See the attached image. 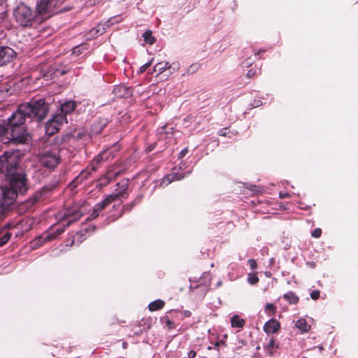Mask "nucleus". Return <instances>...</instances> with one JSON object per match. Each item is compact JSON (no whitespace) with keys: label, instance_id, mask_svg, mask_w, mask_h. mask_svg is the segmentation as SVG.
<instances>
[{"label":"nucleus","instance_id":"obj_17","mask_svg":"<svg viewBox=\"0 0 358 358\" xmlns=\"http://www.w3.org/2000/svg\"><path fill=\"white\" fill-rule=\"evenodd\" d=\"M43 192V190L34 193L31 197L27 200L24 203L27 208H31L32 206L36 203L42 197Z\"/></svg>","mask_w":358,"mask_h":358},{"label":"nucleus","instance_id":"obj_14","mask_svg":"<svg viewBox=\"0 0 358 358\" xmlns=\"http://www.w3.org/2000/svg\"><path fill=\"white\" fill-rule=\"evenodd\" d=\"M186 176L185 173H179L178 171H174L171 174H169L163 180L162 183L167 185L174 180H179L184 178Z\"/></svg>","mask_w":358,"mask_h":358},{"label":"nucleus","instance_id":"obj_9","mask_svg":"<svg viewBox=\"0 0 358 358\" xmlns=\"http://www.w3.org/2000/svg\"><path fill=\"white\" fill-rule=\"evenodd\" d=\"M36 8L39 14L50 16L54 12V3L52 0H36Z\"/></svg>","mask_w":358,"mask_h":358},{"label":"nucleus","instance_id":"obj_26","mask_svg":"<svg viewBox=\"0 0 358 358\" xmlns=\"http://www.w3.org/2000/svg\"><path fill=\"white\" fill-rule=\"evenodd\" d=\"M158 132L160 134H166L167 136H169L173 133V128L169 125H164L159 128Z\"/></svg>","mask_w":358,"mask_h":358},{"label":"nucleus","instance_id":"obj_7","mask_svg":"<svg viewBox=\"0 0 358 358\" xmlns=\"http://www.w3.org/2000/svg\"><path fill=\"white\" fill-rule=\"evenodd\" d=\"M64 122H67V119L64 115L55 114L52 118L45 124L46 134L49 136L53 135Z\"/></svg>","mask_w":358,"mask_h":358},{"label":"nucleus","instance_id":"obj_40","mask_svg":"<svg viewBox=\"0 0 358 358\" xmlns=\"http://www.w3.org/2000/svg\"><path fill=\"white\" fill-rule=\"evenodd\" d=\"M166 325L169 327V329L173 328V322L169 320H167Z\"/></svg>","mask_w":358,"mask_h":358},{"label":"nucleus","instance_id":"obj_53","mask_svg":"<svg viewBox=\"0 0 358 358\" xmlns=\"http://www.w3.org/2000/svg\"><path fill=\"white\" fill-rule=\"evenodd\" d=\"M266 275L267 276H270V274H269L268 273H266Z\"/></svg>","mask_w":358,"mask_h":358},{"label":"nucleus","instance_id":"obj_38","mask_svg":"<svg viewBox=\"0 0 358 358\" xmlns=\"http://www.w3.org/2000/svg\"><path fill=\"white\" fill-rule=\"evenodd\" d=\"M134 206V203H131V204H129V205H127V206H123V208L125 210H130L133 206Z\"/></svg>","mask_w":358,"mask_h":358},{"label":"nucleus","instance_id":"obj_51","mask_svg":"<svg viewBox=\"0 0 358 358\" xmlns=\"http://www.w3.org/2000/svg\"><path fill=\"white\" fill-rule=\"evenodd\" d=\"M4 0H0V6L3 4Z\"/></svg>","mask_w":358,"mask_h":358},{"label":"nucleus","instance_id":"obj_20","mask_svg":"<svg viewBox=\"0 0 358 358\" xmlns=\"http://www.w3.org/2000/svg\"><path fill=\"white\" fill-rule=\"evenodd\" d=\"M295 326L303 332H307L310 329V325L303 318H301L296 322Z\"/></svg>","mask_w":358,"mask_h":358},{"label":"nucleus","instance_id":"obj_50","mask_svg":"<svg viewBox=\"0 0 358 358\" xmlns=\"http://www.w3.org/2000/svg\"><path fill=\"white\" fill-rule=\"evenodd\" d=\"M264 52V50H259L257 53H255V55H259L260 52Z\"/></svg>","mask_w":358,"mask_h":358},{"label":"nucleus","instance_id":"obj_52","mask_svg":"<svg viewBox=\"0 0 358 358\" xmlns=\"http://www.w3.org/2000/svg\"><path fill=\"white\" fill-rule=\"evenodd\" d=\"M94 2H100L101 0H94Z\"/></svg>","mask_w":358,"mask_h":358},{"label":"nucleus","instance_id":"obj_45","mask_svg":"<svg viewBox=\"0 0 358 358\" xmlns=\"http://www.w3.org/2000/svg\"><path fill=\"white\" fill-rule=\"evenodd\" d=\"M255 107L259 106V105L262 104V101H258L257 102L256 101H255Z\"/></svg>","mask_w":358,"mask_h":358},{"label":"nucleus","instance_id":"obj_49","mask_svg":"<svg viewBox=\"0 0 358 358\" xmlns=\"http://www.w3.org/2000/svg\"><path fill=\"white\" fill-rule=\"evenodd\" d=\"M318 349L320 352H322L323 350V347L322 346H318Z\"/></svg>","mask_w":358,"mask_h":358},{"label":"nucleus","instance_id":"obj_30","mask_svg":"<svg viewBox=\"0 0 358 358\" xmlns=\"http://www.w3.org/2000/svg\"><path fill=\"white\" fill-rule=\"evenodd\" d=\"M152 61L153 59H152L150 61L141 66L139 69V73H143V72H145L147 70V69L151 65Z\"/></svg>","mask_w":358,"mask_h":358},{"label":"nucleus","instance_id":"obj_33","mask_svg":"<svg viewBox=\"0 0 358 358\" xmlns=\"http://www.w3.org/2000/svg\"><path fill=\"white\" fill-rule=\"evenodd\" d=\"M248 262L251 269L254 270L257 268V264L255 259H250Z\"/></svg>","mask_w":358,"mask_h":358},{"label":"nucleus","instance_id":"obj_10","mask_svg":"<svg viewBox=\"0 0 358 358\" xmlns=\"http://www.w3.org/2000/svg\"><path fill=\"white\" fill-rule=\"evenodd\" d=\"M120 21V17L119 16H115L110 18L106 22L103 23H100L95 29V32L96 34H102L106 31V29L110 27L111 25L115 23H117Z\"/></svg>","mask_w":358,"mask_h":358},{"label":"nucleus","instance_id":"obj_3","mask_svg":"<svg viewBox=\"0 0 358 358\" xmlns=\"http://www.w3.org/2000/svg\"><path fill=\"white\" fill-rule=\"evenodd\" d=\"M88 210L87 202L82 201L79 203L64 209L63 211L59 212L55 215L56 219L59 222L66 221V224L59 227L56 229V234L47 236L46 238L52 240L57 236L63 233L66 227H69L72 222L77 221L80 217L86 213Z\"/></svg>","mask_w":358,"mask_h":358},{"label":"nucleus","instance_id":"obj_12","mask_svg":"<svg viewBox=\"0 0 358 358\" xmlns=\"http://www.w3.org/2000/svg\"><path fill=\"white\" fill-rule=\"evenodd\" d=\"M76 102L74 101H66L64 103L61 104L59 112H57L56 114H62L66 117V115L74 111L76 107Z\"/></svg>","mask_w":358,"mask_h":358},{"label":"nucleus","instance_id":"obj_39","mask_svg":"<svg viewBox=\"0 0 358 358\" xmlns=\"http://www.w3.org/2000/svg\"><path fill=\"white\" fill-rule=\"evenodd\" d=\"M275 345V341L273 339H270L268 343V347L272 348Z\"/></svg>","mask_w":358,"mask_h":358},{"label":"nucleus","instance_id":"obj_25","mask_svg":"<svg viewBox=\"0 0 358 358\" xmlns=\"http://www.w3.org/2000/svg\"><path fill=\"white\" fill-rule=\"evenodd\" d=\"M143 37L144 38L145 42L148 43V44H150V45L154 44L155 41H156L155 37L152 34V31H150V30L146 31L143 34Z\"/></svg>","mask_w":358,"mask_h":358},{"label":"nucleus","instance_id":"obj_13","mask_svg":"<svg viewBox=\"0 0 358 358\" xmlns=\"http://www.w3.org/2000/svg\"><path fill=\"white\" fill-rule=\"evenodd\" d=\"M280 327V323L276 320L271 319L264 324V330L267 334H275Z\"/></svg>","mask_w":358,"mask_h":358},{"label":"nucleus","instance_id":"obj_21","mask_svg":"<svg viewBox=\"0 0 358 358\" xmlns=\"http://www.w3.org/2000/svg\"><path fill=\"white\" fill-rule=\"evenodd\" d=\"M106 155V152L100 153L94 159V160L92 161V164H91L92 171H96L97 169L96 164H98L101 161L106 159V157L105 156Z\"/></svg>","mask_w":358,"mask_h":358},{"label":"nucleus","instance_id":"obj_8","mask_svg":"<svg viewBox=\"0 0 358 358\" xmlns=\"http://www.w3.org/2000/svg\"><path fill=\"white\" fill-rule=\"evenodd\" d=\"M15 51L8 47L0 45V66H4L12 62L16 57Z\"/></svg>","mask_w":358,"mask_h":358},{"label":"nucleus","instance_id":"obj_28","mask_svg":"<svg viewBox=\"0 0 358 358\" xmlns=\"http://www.w3.org/2000/svg\"><path fill=\"white\" fill-rule=\"evenodd\" d=\"M265 310L269 315H273L275 311V306L273 303H268L265 307Z\"/></svg>","mask_w":358,"mask_h":358},{"label":"nucleus","instance_id":"obj_16","mask_svg":"<svg viewBox=\"0 0 358 358\" xmlns=\"http://www.w3.org/2000/svg\"><path fill=\"white\" fill-rule=\"evenodd\" d=\"M106 126V120H99L94 122L91 127V133L92 134H99L102 131L104 127Z\"/></svg>","mask_w":358,"mask_h":358},{"label":"nucleus","instance_id":"obj_15","mask_svg":"<svg viewBox=\"0 0 358 358\" xmlns=\"http://www.w3.org/2000/svg\"><path fill=\"white\" fill-rule=\"evenodd\" d=\"M92 171H92L91 169V166H88L85 170L81 171V173L74 180L73 182L76 183V185H77L79 183H81L83 180H87L90 177Z\"/></svg>","mask_w":358,"mask_h":358},{"label":"nucleus","instance_id":"obj_24","mask_svg":"<svg viewBox=\"0 0 358 358\" xmlns=\"http://www.w3.org/2000/svg\"><path fill=\"white\" fill-rule=\"evenodd\" d=\"M283 297L291 304H296L299 301V297L292 292L285 294Z\"/></svg>","mask_w":358,"mask_h":358},{"label":"nucleus","instance_id":"obj_22","mask_svg":"<svg viewBox=\"0 0 358 358\" xmlns=\"http://www.w3.org/2000/svg\"><path fill=\"white\" fill-rule=\"evenodd\" d=\"M164 306V301L160 299L155 300L149 304V310L155 311L162 308Z\"/></svg>","mask_w":358,"mask_h":358},{"label":"nucleus","instance_id":"obj_54","mask_svg":"<svg viewBox=\"0 0 358 358\" xmlns=\"http://www.w3.org/2000/svg\"><path fill=\"white\" fill-rule=\"evenodd\" d=\"M303 358H307V357H303Z\"/></svg>","mask_w":358,"mask_h":358},{"label":"nucleus","instance_id":"obj_23","mask_svg":"<svg viewBox=\"0 0 358 358\" xmlns=\"http://www.w3.org/2000/svg\"><path fill=\"white\" fill-rule=\"evenodd\" d=\"M231 323L233 327L241 328L245 325V320L241 319L238 315H234L231 318Z\"/></svg>","mask_w":358,"mask_h":358},{"label":"nucleus","instance_id":"obj_37","mask_svg":"<svg viewBox=\"0 0 358 358\" xmlns=\"http://www.w3.org/2000/svg\"><path fill=\"white\" fill-rule=\"evenodd\" d=\"M196 355V352L194 350H190L188 353V358H194Z\"/></svg>","mask_w":358,"mask_h":358},{"label":"nucleus","instance_id":"obj_41","mask_svg":"<svg viewBox=\"0 0 358 358\" xmlns=\"http://www.w3.org/2000/svg\"><path fill=\"white\" fill-rule=\"evenodd\" d=\"M95 229H96V227H95L94 225H93V226H90V227H89L88 228H87V229H85V231H86V232H88V231H94L95 230Z\"/></svg>","mask_w":358,"mask_h":358},{"label":"nucleus","instance_id":"obj_18","mask_svg":"<svg viewBox=\"0 0 358 358\" xmlns=\"http://www.w3.org/2000/svg\"><path fill=\"white\" fill-rule=\"evenodd\" d=\"M171 69L170 64L168 62L163 61L158 62L154 66L153 71L157 72V74H161L166 70Z\"/></svg>","mask_w":358,"mask_h":358},{"label":"nucleus","instance_id":"obj_27","mask_svg":"<svg viewBox=\"0 0 358 358\" xmlns=\"http://www.w3.org/2000/svg\"><path fill=\"white\" fill-rule=\"evenodd\" d=\"M259 278L257 277L256 273H248V282L250 285H255L258 282Z\"/></svg>","mask_w":358,"mask_h":358},{"label":"nucleus","instance_id":"obj_47","mask_svg":"<svg viewBox=\"0 0 358 358\" xmlns=\"http://www.w3.org/2000/svg\"><path fill=\"white\" fill-rule=\"evenodd\" d=\"M275 262L274 258H271L269 260L270 265H273Z\"/></svg>","mask_w":358,"mask_h":358},{"label":"nucleus","instance_id":"obj_42","mask_svg":"<svg viewBox=\"0 0 358 358\" xmlns=\"http://www.w3.org/2000/svg\"><path fill=\"white\" fill-rule=\"evenodd\" d=\"M220 345V342H216L215 344H214V347H212V346H208V350H212L213 348H215V347H218Z\"/></svg>","mask_w":358,"mask_h":358},{"label":"nucleus","instance_id":"obj_36","mask_svg":"<svg viewBox=\"0 0 358 358\" xmlns=\"http://www.w3.org/2000/svg\"><path fill=\"white\" fill-rule=\"evenodd\" d=\"M227 130H228V129H227V128L222 129H220V131H219V134H220V136H227Z\"/></svg>","mask_w":358,"mask_h":358},{"label":"nucleus","instance_id":"obj_4","mask_svg":"<svg viewBox=\"0 0 358 358\" xmlns=\"http://www.w3.org/2000/svg\"><path fill=\"white\" fill-rule=\"evenodd\" d=\"M127 185L128 182L124 180L118 182L117 186H120L122 189L119 190V192L117 193L107 195L102 201L96 203L92 208V211L90 213L87 220H93L96 218L99 214L113 202L116 201H122V199L127 198Z\"/></svg>","mask_w":358,"mask_h":358},{"label":"nucleus","instance_id":"obj_43","mask_svg":"<svg viewBox=\"0 0 358 358\" xmlns=\"http://www.w3.org/2000/svg\"><path fill=\"white\" fill-rule=\"evenodd\" d=\"M255 75V72L252 71V70H250L248 71V73H247V76L249 77V78H251L252 76H253Z\"/></svg>","mask_w":358,"mask_h":358},{"label":"nucleus","instance_id":"obj_44","mask_svg":"<svg viewBox=\"0 0 358 358\" xmlns=\"http://www.w3.org/2000/svg\"><path fill=\"white\" fill-rule=\"evenodd\" d=\"M289 196V194L287 193H285V194H283V193H280V197L282 198V199H285L286 197H287Z\"/></svg>","mask_w":358,"mask_h":358},{"label":"nucleus","instance_id":"obj_6","mask_svg":"<svg viewBox=\"0 0 358 358\" xmlns=\"http://www.w3.org/2000/svg\"><path fill=\"white\" fill-rule=\"evenodd\" d=\"M60 161V157L58 151L50 150L45 151L40 155L39 162L41 166L50 170H53L57 167Z\"/></svg>","mask_w":358,"mask_h":358},{"label":"nucleus","instance_id":"obj_35","mask_svg":"<svg viewBox=\"0 0 358 358\" xmlns=\"http://www.w3.org/2000/svg\"><path fill=\"white\" fill-rule=\"evenodd\" d=\"M187 152H188V149L187 148H184L183 150H182L180 152V153L178 155V158H180V159L183 158L187 155Z\"/></svg>","mask_w":358,"mask_h":358},{"label":"nucleus","instance_id":"obj_31","mask_svg":"<svg viewBox=\"0 0 358 358\" xmlns=\"http://www.w3.org/2000/svg\"><path fill=\"white\" fill-rule=\"evenodd\" d=\"M198 70V66L196 64H192L189 66L187 69V74H193Z\"/></svg>","mask_w":358,"mask_h":358},{"label":"nucleus","instance_id":"obj_29","mask_svg":"<svg viewBox=\"0 0 358 358\" xmlns=\"http://www.w3.org/2000/svg\"><path fill=\"white\" fill-rule=\"evenodd\" d=\"M171 70L170 73H173L175 71H177L180 69V64L178 62H173L171 64H170Z\"/></svg>","mask_w":358,"mask_h":358},{"label":"nucleus","instance_id":"obj_46","mask_svg":"<svg viewBox=\"0 0 358 358\" xmlns=\"http://www.w3.org/2000/svg\"><path fill=\"white\" fill-rule=\"evenodd\" d=\"M154 148H155V145H150V146H149V147L148 148V152H150V151H152Z\"/></svg>","mask_w":358,"mask_h":358},{"label":"nucleus","instance_id":"obj_32","mask_svg":"<svg viewBox=\"0 0 358 358\" xmlns=\"http://www.w3.org/2000/svg\"><path fill=\"white\" fill-rule=\"evenodd\" d=\"M322 234V231L320 229L317 228V229H315L313 232H312V236L313 237H315V238H319L320 237Z\"/></svg>","mask_w":358,"mask_h":358},{"label":"nucleus","instance_id":"obj_1","mask_svg":"<svg viewBox=\"0 0 358 358\" xmlns=\"http://www.w3.org/2000/svg\"><path fill=\"white\" fill-rule=\"evenodd\" d=\"M20 158L15 152H5L0 157V170L6 180L0 185V220L15 201L18 194H24L29 188L24 171L19 166Z\"/></svg>","mask_w":358,"mask_h":358},{"label":"nucleus","instance_id":"obj_34","mask_svg":"<svg viewBox=\"0 0 358 358\" xmlns=\"http://www.w3.org/2000/svg\"><path fill=\"white\" fill-rule=\"evenodd\" d=\"M310 296L313 300H316L320 296V292L318 290H313Z\"/></svg>","mask_w":358,"mask_h":358},{"label":"nucleus","instance_id":"obj_48","mask_svg":"<svg viewBox=\"0 0 358 358\" xmlns=\"http://www.w3.org/2000/svg\"><path fill=\"white\" fill-rule=\"evenodd\" d=\"M221 285H222V281H221V280H220V281H219V282H217V287H218L221 286Z\"/></svg>","mask_w":358,"mask_h":358},{"label":"nucleus","instance_id":"obj_19","mask_svg":"<svg viewBox=\"0 0 358 358\" xmlns=\"http://www.w3.org/2000/svg\"><path fill=\"white\" fill-rule=\"evenodd\" d=\"M12 236V234L6 228L0 229V247L3 246L8 242Z\"/></svg>","mask_w":358,"mask_h":358},{"label":"nucleus","instance_id":"obj_2","mask_svg":"<svg viewBox=\"0 0 358 358\" xmlns=\"http://www.w3.org/2000/svg\"><path fill=\"white\" fill-rule=\"evenodd\" d=\"M49 110V105L42 99H32L21 104L8 119L6 126L7 139L15 144L27 143L31 136L24 126L26 118L41 121Z\"/></svg>","mask_w":358,"mask_h":358},{"label":"nucleus","instance_id":"obj_11","mask_svg":"<svg viewBox=\"0 0 358 358\" xmlns=\"http://www.w3.org/2000/svg\"><path fill=\"white\" fill-rule=\"evenodd\" d=\"M113 92L117 98H127L131 95L132 90L124 85H117L114 87Z\"/></svg>","mask_w":358,"mask_h":358},{"label":"nucleus","instance_id":"obj_5","mask_svg":"<svg viewBox=\"0 0 358 358\" xmlns=\"http://www.w3.org/2000/svg\"><path fill=\"white\" fill-rule=\"evenodd\" d=\"M15 21L22 27L31 26L35 20V12L24 3L19 4L13 11Z\"/></svg>","mask_w":358,"mask_h":358}]
</instances>
